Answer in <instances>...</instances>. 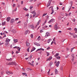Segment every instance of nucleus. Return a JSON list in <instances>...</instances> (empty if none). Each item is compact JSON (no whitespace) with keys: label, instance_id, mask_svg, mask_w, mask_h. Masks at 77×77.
Listing matches in <instances>:
<instances>
[{"label":"nucleus","instance_id":"1","mask_svg":"<svg viewBox=\"0 0 77 77\" xmlns=\"http://www.w3.org/2000/svg\"><path fill=\"white\" fill-rule=\"evenodd\" d=\"M72 2H70L69 4V6H70H70L69 7V11H70V9H71V7L72 6Z\"/></svg>","mask_w":77,"mask_h":77},{"label":"nucleus","instance_id":"2","mask_svg":"<svg viewBox=\"0 0 77 77\" xmlns=\"http://www.w3.org/2000/svg\"><path fill=\"white\" fill-rule=\"evenodd\" d=\"M50 36V33L49 32H47L46 33V35H45V37L46 38H47L48 36Z\"/></svg>","mask_w":77,"mask_h":77},{"label":"nucleus","instance_id":"3","mask_svg":"<svg viewBox=\"0 0 77 77\" xmlns=\"http://www.w3.org/2000/svg\"><path fill=\"white\" fill-rule=\"evenodd\" d=\"M54 22V19H52L49 22V23H53Z\"/></svg>","mask_w":77,"mask_h":77},{"label":"nucleus","instance_id":"4","mask_svg":"<svg viewBox=\"0 0 77 77\" xmlns=\"http://www.w3.org/2000/svg\"><path fill=\"white\" fill-rule=\"evenodd\" d=\"M34 45H37V46H38V47L39 46H40V45H41L39 44V43L36 42H35L34 43Z\"/></svg>","mask_w":77,"mask_h":77},{"label":"nucleus","instance_id":"5","mask_svg":"<svg viewBox=\"0 0 77 77\" xmlns=\"http://www.w3.org/2000/svg\"><path fill=\"white\" fill-rule=\"evenodd\" d=\"M58 27H57V25L55 24L54 26V29L55 30H57Z\"/></svg>","mask_w":77,"mask_h":77},{"label":"nucleus","instance_id":"6","mask_svg":"<svg viewBox=\"0 0 77 77\" xmlns=\"http://www.w3.org/2000/svg\"><path fill=\"white\" fill-rule=\"evenodd\" d=\"M51 8L52 12L51 13V14H53V13H54V10H53V6H51L49 8V9H50V8Z\"/></svg>","mask_w":77,"mask_h":77},{"label":"nucleus","instance_id":"7","mask_svg":"<svg viewBox=\"0 0 77 77\" xmlns=\"http://www.w3.org/2000/svg\"><path fill=\"white\" fill-rule=\"evenodd\" d=\"M11 65H14L15 66H17V63H16L15 62H12Z\"/></svg>","mask_w":77,"mask_h":77},{"label":"nucleus","instance_id":"8","mask_svg":"<svg viewBox=\"0 0 77 77\" xmlns=\"http://www.w3.org/2000/svg\"><path fill=\"white\" fill-rule=\"evenodd\" d=\"M60 63V62L59 61H58L57 62V63L56 64V66H57V67H59V64Z\"/></svg>","mask_w":77,"mask_h":77},{"label":"nucleus","instance_id":"9","mask_svg":"<svg viewBox=\"0 0 77 77\" xmlns=\"http://www.w3.org/2000/svg\"><path fill=\"white\" fill-rule=\"evenodd\" d=\"M6 60H7V61H10L11 62L12 60V59L11 58H10V59H6Z\"/></svg>","mask_w":77,"mask_h":77},{"label":"nucleus","instance_id":"10","mask_svg":"<svg viewBox=\"0 0 77 77\" xmlns=\"http://www.w3.org/2000/svg\"><path fill=\"white\" fill-rule=\"evenodd\" d=\"M11 20V17H7V20L8 21V22H9V21H10V20Z\"/></svg>","mask_w":77,"mask_h":77},{"label":"nucleus","instance_id":"11","mask_svg":"<svg viewBox=\"0 0 77 77\" xmlns=\"http://www.w3.org/2000/svg\"><path fill=\"white\" fill-rule=\"evenodd\" d=\"M52 58H53L52 57H50L46 60V61H48V60H49V61L50 60H51Z\"/></svg>","mask_w":77,"mask_h":77},{"label":"nucleus","instance_id":"12","mask_svg":"<svg viewBox=\"0 0 77 77\" xmlns=\"http://www.w3.org/2000/svg\"><path fill=\"white\" fill-rule=\"evenodd\" d=\"M10 22L11 23H14L15 22V20L14 19H12L10 21Z\"/></svg>","mask_w":77,"mask_h":77},{"label":"nucleus","instance_id":"13","mask_svg":"<svg viewBox=\"0 0 77 77\" xmlns=\"http://www.w3.org/2000/svg\"><path fill=\"white\" fill-rule=\"evenodd\" d=\"M10 41V39H9L8 38H7L6 40H5V42H9Z\"/></svg>","mask_w":77,"mask_h":77},{"label":"nucleus","instance_id":"14","mask_svg":"<svg viewBox=\"0 0 77 77\" xmlns=\"http://www.w3.org/2000/svg\"><path fill=\"white\" fill-rule=\"evenodd\" d=\"M24 27L25 29L27 27V23H24Z\"/></svg>","mask_w":77,"mask_h":77},{"label":"nucleus","instance_id":"15","mask_svg":"<svg viewBox=\"0 0 77 77\" xmlns=\"http://www.w3.org/2000/svg\"><path fill=\"white\" fill-rule=\"evenodd\" d=\"M14 41L15 43H16L18 42V40L17 39H14Z\"/></svg>","mask_w":77,"mask_h":77},{"label":"nucleus","instance_id":"16","mask_svg":"<svg viewBox=\"0 0 77 77\" xmlns=\"http://www.w3.org/2000/svg\"><path fill=\"white\" fill-rule=\"evenodd\" d=\"M35 49H36V48H35V47L33 48L31 50V52H32V51H34V50H35Z\"/></svg>","mask_w":77,"mask_h":77},{"label":"nucleus","instance_id":"17","mask_svg":"<svg viewBox=\"0 0 77 77\" xmlns=\"http://www.w3.org/2000/svg\"><path fill=\"white\" fill-rule=\"evenodd\" d=\"M29 33V31H28V30H26L25 33V35H27V34L28 33Z\"/></svg>","mask_w":77,"mask_h":77},{"label":"nucleus","instance_id":"18","mask_svg":"<svg viewBox=\"0 0 77 77\" xmlns=\"http://www.w3.org/2000/svg\"><path fill=\"white\" fill-rule=\"evenodd\" d=\"M12 32H13V33H16V32H17V31L16 30H15V29H13L12 30Z\"/></svg>","mask_w":77,"mask_h":77},{"label":"nucleus","instance_id":"19","mask_svg":"<svg viewBox=\"0 0 77 77\" xmlns=\"http://www.w3.org/2000/svg\"><path fill=\"white\" fill-rule=\"evenodd\" d=\"M55 74H57L58 73V71H57V69H56L55 70Z\"/></svg>","mask_w":77,"mask_h":77},{"label":"nucleus","instance_id":"20","mask_svg":"<svg viewBox=\"0 0 77 77\" xmlns=\"http://www.w3.org/2000/svg\"><path fill=\"white\" fill-rule=\"evenodd\" d=\"M51 4V3L50 2H48V3L47 5V8H48V6H50V5Z\"/></svg>","mask_w":77,"mask_h":77},{"label":"nucleus","instance_id":"21","mask_svg":"<svg viewBox=\"0 0 77 77\" xmlns=\"http://www.w3.org/2000/svg\"><path fill=\"white\" fill-rule=\"evenodd\" d=\"M41 20H40L37 23V25H39V23H41Z\"/></svg>","mask_w":77,"mask_h":77},{"label":"nucleus","instance_id":"22","mask_svg":"<svg viewBox=\"0 0 77 77\" xmlns=\"http://www.w3.org/2000/svg\"><path fill=\"white\" fill-rule=\"evenodd\" d=\"M6 72L8 75H10L11 73V72L9 71Z\"/></svg>","mask_w":77,"mask_h":77},{"label":"nucleus","instance_id":"23","mask_svg":"<svg viewBox=\"0 0 77 77\" xmlns=\"http://www.w3.org/2000/svg\"><path fill=\"white\" fill-rule=\"evenodd\" d=\"M6 25V21H5L4 22L2 23V26H5Z\"/></svg>","mask_w":77,"mask_h":77},{"label":"nucleus","instance_id":"24","mask_svg":"<svg viewBox=\"0 0 77 77\" xmlns=\"http://www.w3.org/2000/svg\"><path fill=\"white\" fill-rule=\"evenodd\" d=\"M30 65H31V66H34V65L33 64L31 63H28Z\"/></svg>","mask_w":77,"mask_h":77},{"label":"nucleus","instance_id":"25","mask_svg":"<svg viewBox=\"0 0 77 77\" xmlns=\"http://www.w3.org/2000/svg\"><path fill=\"white\" fill-rule=\"evenodd\" d=\"M53 65V62H50L49 63V66H51V65Z\"/></svg>","mask_w":77,"mask_h":77},{"label":"nucleus","instance_id":"26","mask_svg":"<svg viewBox=\"0 0 77 77\" xmlns=\"http://www.w3.org/2000/svg\"><path fill=\"white\" fill-rule=\"evenodd\" d=\"M23 9L24 10V11H27L28 10V9H26V8H23Z\"/></svg>","mask_w":77,"mask_h":77},{"label":"nucleus","instance_id":"27","mask_svg":"<svg viewBox=\"0 0 77 77\" xmlns=\"http://www.w3.org/2000/svg\"><path fill=\"white\" fill-rule=\"evenodd\" d=\"M26 46L29 47L30 45V43H27L26 44Z\"/></svg>","mask_w":77,"mask_h":77},{"label":"nucleus","instance_id":"28","mask_svg":"<svg viewBox=\"0 0 77 77\" xmlns=\"http://www.w3.org/2000/svg\"><path fill=\"white\" fill-rule=\"evenodd\" d=\"M33 1H34V2H35L36 1V0H30L29 2H33Z\"/></svg>","mask_w":77,"mask_h":77},{"label":"nucleus","instance_id":"29","mask_svg":"<svg viewBox=\"0 0 77 77\" xmlns=\"http://www.w3.org/2000/svg\"><path fill=\"white\" fill-rule=\"evenodd\" d=\"M18 49V51H20V49H21V48H20L19 47H18L17 48Z\"/></svg>","mask_w":77,"mask_h":77},{"label":"nucleus","instance_id":"30","mask_svg":"<svg viewBox=\"0 0 77 77\" xmlns=\"http://www.w3.org/2000/svg\"><path fill=\"white\" fill-rule=\"evenodd\" d=\"M22 74L23 75H25V76H27V75L25 73H23Z\"/></svg>","mask_w":77,"mask_h":77},{"label":"nucleus","instance_id":"31","mask_svg":"<svg viewBox=\"0 0 77 77\" xmlns=\"http://www.w3.org/2000/svg\"><path fill=\"white\" fill-rule=\"evenodd\" d=\"M54 56L55 57H57V56H59V53L56 54Z\"/></svg>","mask_w":77,"mask_h":77},{"label":"nucleus","instance_id":"32","mask_svg":"<svg viewBox=\"0 0 77 77\" xmlns=\"http://www.w3.org/2000/svg\"><path fill=\"white\" fill-rule=\"evenodd\" d=\"M71 56H72V57H73V59H74L75 57H74V54H72Z\"/></svg>","mask_w":77,"mask_h":77},{"label":"nucleus","instance_id":"33","mask_svg":"<svg viewBox=\"0 0 77 77\" xmlns=\"http://www.w3.org/2000/svg\"><path fill=\"white\" fill-rule=\"evenodd\" d=\"M8 44H9V42H6L5 43V45H8Z\"/></svg>","mask_w":77,"mask_h":77},{"label":"nucleus","instance_id":"34","mask_svg":"<svg viewBox=\"0 0 77 77\" xmlns=\"http://www.w3.org/2000/svg\"><path fill=\"white\" fill-rule=\"evenodd\" d=\"M56 58V59H57L59 60V59H60V57L58 56V57H57Z\"/></svg>","mask_w":77,"mask_h":77},{"label":"nucleus","instance_id":"35","mask_svg":"<svg viewBox=\"0 0 77 77\" xmlns=\"http://www.w3.org/2000/svg\"><path fill=\"white\" fill-rule=\"evenodd\" d=\"M74 30L75 31V33H77V29L76 28H75L74 29Z\"/></svg>","mask_w":77,"mask_h":77},{"label":"nucleus","instance_id":"36","mask_svg":"<svg viewBox=\"0 0 77 77\" xmlns=\"http://www.w3.org/2000/svg\"><path fill=\"white\" fill-rule=\"evenodd\" d=\"M47 15V14H46V13H45V14H43L42 16V17H44L45 16V15Z\"/></svg>","mask_w":77,"mask_h":77},{"label":"nucleus","instance_id":"37","mask_svg":"<svg viewBox=\"0 0 77 77\" xmlns=\"http://www.w3.org/2000/svg\"><path fill=\"white\" fill-rule=\"evenodd\" d=\"M37 40H38V41L40 40V36H39L38 37Z\"/></svg>","mask_w":77,"mask_h":77},{"label":"nucleus","instance_id":"38","mask_svg":"<svg viewBox=\"0 0 77 77\" xmlns=\"http://www.w3.org/2000/svg\"><path fill=\"white\" fill-rule=\"evenodd\" d=\"M36 13H35L33 14V18L34 17L36 16Z\"/></svg>","mask_w":77,"mask_h":77},{"label":"nucleus","instance_id":"39","mask_svg":"<svg viewBox=\"0 0 77 77\" xmlns=\"http://www.w3.org/2000/svg\"><path fill=\"white\" fill-rule=\"evenodd\" d=\"M8 65H12V62L9 63Z\"/></svg>","mask_w":77,"mask_h":77},{"label":"nucleus","instance_id":"40","mask_svg":"<svg viewBox=\"0 0 77 77\" xmlns=\"http://www.w3.org/2000/svg\"><path fill=\"white\" fill-rule=\"evenodd\" d=\"M51 40V39H48V43H49L50 42Z\"/></svg>","mask_w":77,"mask_h":77},{"label":"nucleus","instance_id":"41","mask_svg":"<svg viewBox=\"0 0 77 77\" xmlns=\"http://www.w3.org/2000/svg\"><path fill=\"white\" fill-rule=\"evenodd\" d=\"M35 11H32V12H31V14H35Z\"/></svg>","mask_w":77,"mask_h":77},{"label":"nucleus","instance_id":"42","mask_svg":"<svg viewBox=\"0 0 77 77\" xmlns=\"http://www.w3.org/2000/svg\"><path fill=\"white\" fill-rule=\"evenodd\" d=\"M31 38H33V34H31Z\"/></svg>","mask_w":77,"mask_h":77},{"label":"nucleus","instance_id":"43","mask_svg":"<svg viewBox=\"0 0 77 77\" xmlns=\"http://www.w3.org/2000/svg\"><path fill=\"white\" fill-rule=\"evenodd\" d=\"M72 21L73 22H75V19L74 18L72 20Z\"/></svg>","mask_w":77,"mask_h":77},{"label":"nucleus","instance_id":"44","mask_svg":"<svg viewBox=\"0 0 77 77\" xmlns=\"http://www.w3.org/2000/svg\"><path fill=\"white\" fill-rule=\"evenodd\" d=\"M40 50H42V51H44V49L42 48L39 49Z\"/></svg>","mask_w":77,"mask_h":77},{"label":"nucleus","instance_id":"45","mask_svg":"<svg viewBox=\"0 0 77 77\" xmlns=\"http://www.w3.org/2000/svg\"><path fill=\"white\" fill-rule=\"evenodd\" d=\"M20 53V51H17L16 52V54H18V53Z\"/></svg>","mask_w":77,"mask_h":77},{"label":"nucleus","instance_id":"46","mask_svg":"<svg viewBox=\"0 0 77 77\" xmlns=\"http://www.w3.org/2000/svg\"><path fill=\"white\" fill-rule=\"evenodd\" d=\"M69 33L70 34V35H71V36H72L73 35V33H71V32H69Z\"/></svg>","mask_w":77,"mask_h":77},{"label":"nucleus","instance_id":"47","mask_svg":"<svg viewBox=\"0 0 77 77\" xmlns=\"http://www.w3.org/2000/svg\"><path fill=\"white\" fill-rule=\"evenodd\" d=\"M58 19H59V20H60L61 19V17L60 16H59V17H58Z\"/></svg>","mask_w":77,"mask_h":77},{"label":"nucleus","instance_id":"48","mask_svg":"<svg viewBox=\"0 0 77 77\" xmlns=\"http://www.w3.org/2000/svg\"><path fill=\"white\" fill-rule=\"evenodd\" d=\"M47 56H49V55H50V53H48V52H47Z\"/></svg>","mask_w":77,"mask_h":77},{"label":"nucleus","instance_id":"49","mask_svg":"<svg viewBox=\"0 0 77 77\" xmlns=\"http://www.w3.org/2000/svg\"><path fill=\"white\" fill-rule=\"evenodd\" d=\"M40 33H42V32H43L44 31H43L42 29H41L40 30Z\"/></svg>","mask_w":77,"mask_h":77},{"label":"nucleus","instance_id":"50","mask_svg":"<svg viewBox=\"0 0 77 77\" xmlns=\"http://www.w3.org/2000/svg\"><path fill=\"white\" fill-rule=\"evenodd\" d=\"M16 5H15V4H13V8H14V7H15V6Z\"/></svg>","mask_w":77,"mask_h":77},{"label":"nucleus","instance_id":"51","mask_svg":"<svg viewBox=\"0 0 77 77\" xmlns=\"http://www.w3.org/2000/svg\"><path fill=\"white\" fill-rule=\"evenodd\" d=\"M17 7H16V10H14V11H13L12 12H14V11H17Z\"/></svg>","mask_w":77,"mask_h":77},{"label":"nucleus","instance_id":"52","mask_svg":"<svg viewBox=\"0 0 77 77\" xmlns=\"http://www.w3.org/2000/svg\"><path fill=\"white\" fill-rule=\"evenodd\" d=\"M19 18H16L15 19V21H17V20H18Z\"/></svg>","mask_w":77,"mask_h":77},{"label":"nucleus","instance_id":"53","mask_svg":"<svg viewBox=\"0 0 77 77\" xmlns=\"http://www.w3.org/2000/svg\"><path fill=\"white\" fill-rule=\"evenodd\" d=\"M30 68H27V71H29V70H30Z\"/></svg>","mask_w":77,"mask_h":77},{"label":"nucleus","instance_id":"54","mask_svg":"<svg viewBox=\"0 0 77 77\" xmlns=\"http://www.w3.org/2000/svg\"><path fill=\"white\" fill-rule=\"evenodd\" d=\"M31 28L32 29H34V26H32Z\"/></svg>","mask_w":77,"mask_h":77},{"label":"nucleus","instance_id":"55","mask_svg":"<svg viewBox=\"0 0 77 77\" xmlns=\"http://www.w3.org/2000/svg\"><path fill=\"white\" fill-rule=\"evenodd\" d=\"M30 9H32L33 8V6H31L30 7Z\"/></svg>","mask_w":77,"mask_h":77},{"label":"nucleus","instance_id":"56","mask_svg":"<svg viewBox=\"0 0 77 77\" xmlns=\"http://www.w3.org/2000/svg\"><path fill=\"white\" fill-rule=\"evenodd\" d=\"M29 14H27L26 15H25V17H29Z\"/></svg>","mask_w":77,"mask_h":77},{"label":"nucleus","instance_id":"57","mask_svg":"<svg viewBox=\"0 0 77 77\" xmlns=\"http://www.w3.org/2000/svg\"><path fill=\"white\" fill-rule=\"evenodd\" d=\"M55 39H56V38H55V37H54L53 39V41H55Z\"/></svg>","mask_w":77,"mask_h":77},{"label":"nucleus","instance_id":"58","mask_svg":"<svg viewBox=\"0 0 77 77\" xmlns=\"http://www.w3.org/2000/svg\"><path fill=\"white\" fill-rule=\"evenodd\" d=\"M3 35H5L4 37H6V34H5V33H3Z\"/></svg>","mask_w":77,"mask_h":77},{"label":"nucleus","instance_id":"59","mask_svg":"<svg viewBox=\"0 0 77 77\" xmlns=\"http://www.w3.org/2000/svg\"><path fill=\"white\" fill-rule=\"evenodd\" d=\"M29 48H28L27 49V51H28V52H29Z\"/></svg>","mask_w":77,"mask_h":77},{"label":"nucleus","instance_id":"60","mask_svg":"<svg viewBox=\"0 0 77 77\" xmlns=\"http://www.w3.org/2000/svg\"><path fill=\"white\" fill-rule=\"evenodd\" d=\"M13 48H18V47L15 46V47H14Z\"/></svg>","mask_w":77,"mask_h":77},{"label":"nucleus","instance_id":"61","mask_svg":"<svg viewBox=\"0 0 77 77\" xmlns=\"http://www.w3.org/2000/svg\"><path fill=\"white\" fill-rule=\"evenodd\" d=\"M50 48V47H48V48H47V50H49Z\"/></svg>","mask_w":77,"mask_h":77},{"label":"nucleus","instance_id":"62","mask_svg":"<svg viewBox=\"0 0 77 77\" xmlns=\"http://www.w3.org/2000/svg\"><path fill=\"white\" fill-rule=\"evenodd\" d=\"M65 14H66V17H68V14L66 13H65Z\"/></svg>","mask_w":77,"mask_h":77},{"label":"nucleus","instance_id":"63","mask_svg":"<svg viewBox=\"0 0 77 77\" xmlns=\"http://www.w3.org/2000/svg\"><path fill=\"white\" fill-rule=\"evenodd\" d=\"M68 30H71V28H70L68 29Z\"/></svg>","mask_w":77,"mask_h":77},{"label":"nucleus","instance_id":"64","mask_svg":"<svg viewBox=\"0 0 77 77\" xmlns=\"http://www.w3.org/2000/svg\"><path fill=\"white\" fill-rule=\"evenodd\" d=\"M23 1H22L21 2V5H23Z\"/></svg>","mask_w":77,"mask_h":77}]
</instances>
